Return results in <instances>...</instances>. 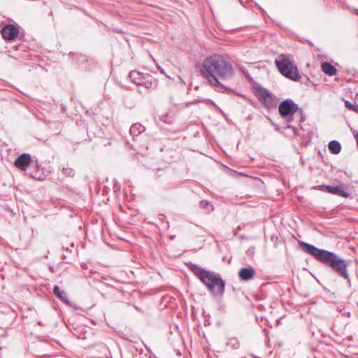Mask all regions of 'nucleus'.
Here are the masks:
<instances>
[{
    "instance_id": "f257e3e1",
    "label": "nucleus",
    "mask_w": 358,
    "mask_h": 358,
    "mask_svg": "<svg viewBox=\"0 0 358 358\" xmlns=\"http://www.w3.org/2000/svg\"><path fill=\"white\" fill-rule=\"evenodd\" d=\"M199 71L208 83L221 93H229L233 90L223 82L234 78V70L231 62L223 55L215 54L205 58L200 66Z\"/></svg>"
},
{
    "instance_id": "f03ea898",
    "label": "nucleus",
    "mask_w": 358,
    "mask_h": 358,
    "mask_svg": "<svg viewBox=\"0 0 358 358\" xmlns=\"http://www.w3.org/2000/svg\"><path fill=\"white\" fill-rule=\"evenodd\" d=\"M301 245L305 252L312 255L316 260L331 268L338 275L348 280L350 285V279L348 272V261L342 259L338 255L320 249L315 245L302 241Z\"/></svg>"
},
{
    "instance_id": "7ed1b4c3",
    "label": "nucleus",
    "mask_w": 358,
    "mask_h": 358,
    "mask_svg": "<svg viewBox=\"0 0 358 358\" xmlns=\"http://www.w3.org/2000/svg\"><path fill=\"white\" fill-rule=\"evenodd\" d=\"M186 265L210 292L213 295H223L225 290V282L219 274L207 271L191 262L186 263Z\"/></svg>"
},
{
    "instance_id": "20e7f679",
    "label": "nucleus",
    "mask_w": 358,
    "mask_h": 358,
    "mask_svg": "<svg viewBox=\"0 0 358 358\" xmlns=\"http://www.w3.org/2000/svg\"><path fill=\"white\" fill-rule=\"evenodd\" d=\"M275 63L280 73L285 77L294 81H298L301 78L296 66L288 56L282 55L275 60Z\"/></svg>"
},
{
    "instance_id": "39448f33",
    "label": "nucleus",
    "mask_w": 358,
    "mask_h": 358,
    "mask_svg": "<svg viewBox=\"0 0 358 358\" xmlns=\"http://www.w3.org/2000/svg\"><path fill=\"white\" fill-rule=\"evenodd\" d=\"M278 112L282 117H288V122H292L294 114L296 112L301 113L302 109L292 99H287L279 104Z\"/></svg>"
},
{
    "instance_id": "423d86ee",
    "label": "nucleus",
    "mask_w": 358,
    "mask_h": 358,
    "mask_svg": "<svg viewBox=\"0 0 358 358\" xmlns=\"http://www.w3.org/2000/svg\"><path fill=\"white\" fill-rule=\"evenodd\" d=\"M2 37L7 41L15 40L19 34V29L13 24H8L1 30Z\"/></svg>"
},
{
    "instance_id": "0eeeda50",
    "label": "nucleus",
    "mask_w": 358,
    "mask_h": 358,
    "mask_svg": "<svg viewBox=\"0 0 358 358\" xmlns=\"http://www.w3.org/2000/svg\"><path fill=\"white\" fill-rule=\"evenodd\" d=\"M259 99L267 108H274L276 105L272 94L266 90H263L259 92Z\"/></svg>"
},
{
    "instance_id": "6e6552de",
    "label": "nucleus",
    "mask_w": 358,
    "mask_h": 358,
    "mask_svg": "<svg viewBox=\"0 0 358 358\" xmlns=\"http://www.w3.org/2000/svg\"><path fill=\"white\" fill-rule=\"evenodd\" d=\"M348 187L343 184L337 186H326V190L327 192L344 198H348L350 196V194L346 191Z\"/></svg>"
},
{
    "instance_id": "1a4fd4ad",
    "label": "nucleus",
    "mask_w": 358,
    "mask_h": 358,
    "mask_svg": "<svg viewBox=\"0 0 358 358\" xmlns=\"http://www.w3.org/2000/svg\"><path fill=\"white\" fill-rule=\"evenodd\" d=\"M31 162V156L27 153H23L20 156H19L15 161L14 165L22 170L25 171L29 166Z\"/></svg>"
},
{
    "instance_id": "9d476101",
    "label": "nucleus",
    "mask_w": 358,
    "mask_h": 358,
    "mask_svg": "<svg viewBox=\"0 0 358 358\" xmlns=\"http://www.w3.org/2000/svg\"><path fill=\"white\" fill-rule=\"evenodd\" d=\"M255 271L253 267L249 266L242 268L238 272V277L244 281H248L252 279L255 276Z\"/></svg>"
},
{
    "instance_id": "9b49d317",
    "label": "nucleus",
    "mask_w": 358,
    "mask_h": 358,
    "mask_svg": "<svg viewBox=\"0 0 358 358\" xmlns=\"http://www.w3.org/2000/svg\"><path fill=\"white\" fill-rule=\"evenodd\" d=\"M128 76L132 83L138 86L143 85V81L145 79L141 73L136 71H131Z\"/></svg>"
},
{
    "instance_id": "f8f14e48",
    "label": "nucleus",
    "mask_w": 358,
    "mask_h": 358,
    "mask_svg": "<svg viewBox=\"0 0 358 358\" xmlns=\"http://www.w3.org/2000/svg\"><path fill=\"white\" fill-rule=\"evenodd\" d=\"M321 68L322 71L329 76H335L337 73L336 68L331 63L327 62H323L321 65Z\"/></svg>"
},
{
    "instance_id": "ddd939ff",
    "label": "nucleus",
    "mask_w": 358,
    "mask_h": 358,
    "mask_svg": "<svg viewBox=\"0 0 358 358\" xmlns=\"http://www.w3.org/2000/svg\"><path fill=\"white\" fill-rule=\"evenodd\" d=\"M145 130V127L144 126L139 123H135L130 127L129 133L132 136L135 137L144 132Z\"/></svg>"
},
{
    "instance_id": "4468645a",
    "label": "nucleus",
    "mask_w": 358,
    "mask_h": 358,
    "mask_svg": "<svg viewBox=\"0 0 358 358\" xmlns=\"http://www.w3.org/2000/svg\"><path fill=\"white\" fill-rule=\"evenodd\" d=\"M328 148L329 151L334 155L338 154L341 150V143L335 140L329 142Z\"/></svg>"
},
{
    "instance_id": "2eb2a0df",
    "label": "nucleus",
    "mask_w": 358,
    "mask_h": 358,
    "mask_svg": "<svg viewBox=\"0 0 358 358\" xmlns=\"http://www.w3.org/2000/svg\"><path fill=\"white\" fill-rule=\"evenodd\" d=\"M54 294L59 298L62 301L67 303V299L65 295V292H62L58 286L54 287Z\"/></svg>"
},
{
    "instance_id": "dca6fc26",
    "label": "nucleus",
    "mask_w": 358,
    "mask_h": 358,
    "mask_svg": "<svg viewBox=\"0 0 358 358\" xmlns=\"http://www.w3.org/2000/svg\"><path fill=\"white\" fill-rule=\"evenodd\" d=\"M227 345L233 349H238L240 346V343L236 338H231L228 340Z\"/></svg>"
},
{
    "instance_id": "f3484780",
    "label": "nucleus",
    "mask_w": 358,
    "mask_h": 358,
    "mask_svg": "<svg viewBox=\"0 0 358 358\" xmlns=\"http://www.w3.org/2000/svg\"><path fill=\"white\" fill-rule=\"evenodd\" d=\"M345 106L348 109L358 113V106L357 105H355L349 101H345Z\"/></svg>"
},
{
    "instance_id": "a211bd4d",
    "label": "nucleus",
    "mask_w": 358,
    "mask_h": 358,
    "mask_svg": "<svg viewBox=\"0 0 358 358\" xmlns=\"http://www.w3.org/2000/svg\"><path fill=\"white\" fill-rule=\"evenodd\" d=\"M200 206H201V207H202L203 208H206L208 210H213V205L210 202H208V201H206V200L201 201Z\"/></svg>"
},
{
    "instance_id": "6ab92c4d",
    "label": "nucleus",
    "mask_w": 358,
    "mask_h": 358,
    "mask_svg": "<svg viewBox=\"0 0 358 358\" xmlns=\"http://www.w3.org/2000/svg\"><path fill=\"white\" fill-rule=\"evenodd\" d=\"M141 86H144L146 89H150L153 87V84L150 81L143 80V85Z\"/></svg>"
},
{
    "instance_id": "aec40b11",
    "label": "nucleus",
    "mask_w": 358,
    "mask_h": 358,
    "mask_svg": "<svg viewBox=\"0 0 358 358\" xmlns=\"http://www.w3.org/2000/svg\"><path fill=\"white\" fill-rule=\"evenodd\" d=\"M162 120L165 123H171V120H169V115H166L162 117Z\"/></svg>"
},
{
    "instance_id": "412c9836",
    "label": "nucleus",
    "mask_w": 358,
    "mask_h": 358,
    "mask_svg": "<svg viewBox=\"0 0 358 358\" xmlns=\"http://www.w3.org/2000/svg\"><path fill=\"white\" fill-rule=\"evenodd\" d=\"M158 216H159V219L160 220H164V218H165V215H164V214H159V215H158Z\"/></svg>"
},
{
    "instance_id": "4be33fe9",
    "label": "nucleus",
    "mask_w": 358,
    "mask_h": 358,
    "mask_svg": "<svg viewBox=\"0 0 358 358\" xmlns=\"http://www.w3.org/2000/svg\"><path fill=\"white\" fill-rule=\"evenodd\" d=\"M69 55H71V57L73 58L77 57L78 56V55L77 53H74V52H70V53H69Z\"/></svg>"
},
{
    "instance_id": "5701e85b",
    "label": "nucleus",
    "mask_w": 358,
    "mask_h": 358,
    "mask_svg": "<svg viewBox=\"0 0 358 358\" xmlns=\"http://www.w3.org/2000/svg\"><path fill=\"white\" fill-rule=\"evenodd\" d=\"M78 59H81V62H83L85 59V57L84 55H80L78 57Z\"/></svg>"
},
{
    "instance_id": "b1692460",
    "label": "nucleus",
    "mask_w": 358,
    "mask_h": 358,
    "mask_svg": "<svg viewBox=\"0 0 358 358\" xmlns=\"http://www.w3.org/2000/svg\"><path fill=\"white\" fill-rule=\"evenodd\" d=\"M74 171L73 170H69V176H73Z\"/></svg>"
},
{
    "instance_id": "393cba45",
    "label": "nucleus",
    "mask_w": 358,
    "mask_h": 358,
    "mask_svg": "<svg viewBox=\"0 0 358 358\" xmlns=\"http://www.w3.org/2000/svg\"><path fill=\"white\" fill-rule=\"evenodd\" d=\"M113 188H114L115 190H116V189L119 190L120 187V186L118 185L115 184Z\"/></svg>"
},
{
    "instance_id": "a878e982",
    "label": "nucleus",
    "mask_w": 358,
    "mask_h": 358,
    "mask_svg": "<svg viewBox=\"0 0 358 358\" xmlns=\"http://www.w3.org/2000/svg\"><path fill=\"white\" fill-rule=\"evenodd\" d=\"M81 132L85 135L86 133V131L84 129H82Z\"/></svg>"
},
{
    "instance_id": "bb28decb",
    "label": "nucleus",
    "mask_w": 358,
    "mask_h": 358,
    "mask_svg": "<svg viewBox=\"0 0 358 358\" xmlns=\"http://www.w3.org/2000/svg\"><path fill=\"white\" fill-rule=\"evenodd\" d=\"M138 92L139 93H141V90H140V89H139V90H138Z\"/></svg>"
},
{
    "instance_id": "cd10ccee",
    "label": "nucleus",
    "mask_w": 358,
    "mask_h": 358,
    "mask_svg": "<svg viewBox=\"0 0 358 358\" xmlns=\"http://www.w3.org/2000/svg\"><path fill=\"white\" fill-rule=\"evenodd\" d=\"M69 306H71L70 301L68 302Z\"/></svg>"
},
{
    "instance_id": "c85d7f7f",
    "label": "nucleus",
    "mask_w": 358,
    "mask_h": 358,
    "mask_svg": "<svg viewBox=\"0 0 358 358\" xmlns=\"http://www.w3.org/2000/svg\"><path fill=\"white\" fill-rule=\"evenodd\" d=\"M241 358H245V357H241Z\"/></svg>"
}]
</instances>
